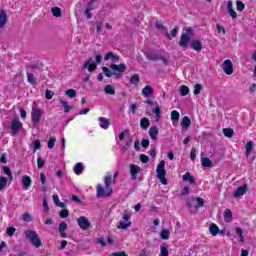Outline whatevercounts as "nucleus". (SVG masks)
<instances>
[{"mask_svg": "<svg viewBox=\"0 0 256 256\" xmlns=\"http://www.w3.org/2000/svg\"><path fill=\"white\" fill-rule=\"evenodd\" d=\"M117 179H119V171H116L114 175L112 172H107L103 179L105 187H102L101 184H97L96 186L97 197L99 199L111 197V195H113V187H111V184L113 183V185H115Z\"/></svg>", "mask_w": 256, "mask_h": 256, "instance_id": "nucleus-1", "label": "nucleus"}, {"mask_svg": "<svg viewBox=\"0 0 256 256\" xmlns=\"http://www.w3.org/2000/svg\"><path fill=\"white\" fill-rule=\"evenodd\" d=\"M26 239L30 241V243L36 247V249H39V247H43V242L41 241V238L39 237V234L35 230H26L25 232Z\"/></svg>", "mask_w": 256, "mask_h": 256, "instance_id": "nucleus-2", "label": "nucleus"}, {"mask_svg": "<svg viewBox=\"0 0 256 256\" xmlns=\"http://www.w3.org/2000/svg\"><path fill=\"white\" fill-rule=\"evenodd\" d=\"M157 179H159L162 185H167V170H165V160L159 162L156 168Z\"/></svg>", "mask_w": 256, "mask_h": 256, "instance_id": "nucleus-3", "label": "nucleus"}, {"mask_svg": "<svg viewBox=\"0 0 256 256\" xmlns=\"http://www.w3.org/2000/svg\"><path fill=\"white\" fill-rule=\"evenodd\" d=\"M131 225V213H129L128 210H124V213L122 215V219L119 221L117 229H129V226Z\"/></svg>", "mask_w": 256, "mask_h": 256, "instance_id": "nucleus-4", "label": "nucleus"}, {"mask_svg": "<svg viewBox=\"0 0 256 256\" xmlns=\"http://www.w3.org/2000/svg\"><path fill=\"white\" fill-rule=\"evenodd\" d=\"M10 129L12 131L11 133L12 137H15V135H17V133H19V131L23 129V122L20 121L19 118L13 119L11 122Z\"/></svg>", "mask_w": 256, "mask_h": 256, "instance_id": "nucleus-5", "label": "nucleus"}, {"mask_svg": "<svg viewBox=\"0 0 256 256\" xmlns=\"http://www.w3.org/2000/svg\"><path fill=\"white\" fill-rule=\"evenodd\" d=\"M77 223L82 231H87L91 228V221H89V219L85 216H80L77 219Z\"/></svg>", "mask_w": 256, "mask_h": 256, "instance_id": "nucleus-6", "label": "nucleus"}, {"mask_svg": "<svg viewBox=\"0 0 256 256\" xmlns=\"http://www.w3.org/2000/svg\"><path fill=\"white\" fill-rule=\"evenodd\" d=\"M248 191H249V185L245 183L234 191L233 197L235 199H239V197H243V195H245Z\"/></svg>", "mask_w": 256, "mask_h": 256, "instance_id": "nucleus-7", "label": "nucleus"}, {"mask_svg": "<svg viewBox=\"0 0 256 256\" xmlns=\"http://www.w3.org/2000/svg\"><path fill=\"white\" fill-rule=\"evenodd\" d=\"M222 69L226 75H233V62L230 59L225 60Z\"/></svg>", "mask_w": 256, "mask_h": 256, "instance_id": "nucleus-8", "label": "nucleus"}, {"mask_svg": "<svg viewBox=\"0 0 256 256\" xmlns=\"http://www.w3.org/2000/svg\"><path fill=\"white\" fill-rule=\"evenodd\" d=\"M31 120L34 125H39L41 121V110L33 109L31 112Z\"/></svg>", "mask_w": 256, "mask_h": 256, "instance_id": "nucleus-9", "label": "nucleus"}, {"mask_svg": "<svg viewBox=\"0 0 256 256\" xmlns=\"http://www.w3.org/2000/svg\"><path fill=\"white\" fill-rule=\"evenodd\" d=\"M83 69H88L89 73H93L95 69H97V64L93 60V58H89L84 64Z\"/></svg>", "mask_w": 256, "mask_h": 256, "instance_id": "nucleus-10", "label": "nucleus"}, {"mask_svg": "<svg viewBox=\"0 0 256 256\" xmlns=\"http://www.w3.org/2000/svg\"><path fill=\"white\" fill-rule=\"evenodd\" d=\"M8 21L9 16H7V11L5 9H0V29H3Z\"/></svg>", "mask_w": 256, "mask_h": 256, "instance_id": "nucleus-11", "label": "nucleus"}, {"mask_svg": "<svg viewBox=\"0 0 256 256\" xmlns=\"http://www.w3.org/2000/svg\"><path fill=\"white\" fill-rule=\"evenodd\" d=\"M140 172H141V167H139L135 164L130 165L131 179H133L135 181V179H137V175H139Z\"/></svg>", "mask_w": 256, "mask_h": 256, "instance_id": "nucleus-12", "label": "nucleus"}, {"mask_svg": "<svg viewBox=\"0 0 256 256\" xmlns=\"http://www.w3.org/2000/svg\"><path fill=\"white\" fill-rule=\"evenodd\" d=\"M189 41H191V36L183 33L179 40L180 47L187 48L189 46Z\"/></svg>", "mask_w": 256, "mask_h": 256, "instance_id": "nucleus-13", "label": "nucleus"}, {"mask_svg": "<svg viewBox=\"0 0 256 256\" xmlns=\"http://www.w3.org/2000/svg\"><path fill=\"white\" fill-rule=\"evenodd\" d=\"M110 69H113V71H118V73H125V71H127V65H125V63H121L119 65L110 64Z\"/></svg>", "mask_w": 256, "mask_h": 256, "instance_id": "nucleus-14", "label": "nucleus"}, {"mask_svg": "<svg viewBox=\"0 0 256 256\" xmlns=\"http://www.w3.org/2000/svg\"><path fill=\"white\" fill-rule=\"evenodd\" d=\"M58 231L60 233V237H62V239H66L67 238V224L65 222H61L58 226Z\"/></svg>", "mask_w": 256, "mask_h": 256, "instance_id": "nucleus-15", "label": "nucleus"}, {"mask_svg": "<svg viewBox=\"0 0 256 256\" xmlns=\"http://www.w3.org/2000/svg\"><path fill=\"white\" fill-rule=\"evenodd\" d=\"M98 121L101 129H109V125H111V120L105 117H99Z\"/></svg>", "mask_w": 256, "mask_h": 256, "instance_id": "nucleus-16", "label": "nucleus"}, {"mask_svg": "<svg viewBox=\"0 0 256 256\" xmlns=\"http://www.w3.org/2000/svg\"><path fill=\"white\" fill-rule=\"evenodd\" d=\"M109 59H111L113 61V63H117L119 62V55L113 53V52H108L107 54H105L104 56V60L105 61H109Z\"/></svg>", "mask_w": 256, "mask_h": 256, "instance_id": "nucleus-17", "label": "nucleus"}, {"mask_svg": "<svg viewBox=\"0 0 256 256\" xmlns=\"http://www.w3.org/2000/svg\"><path fill=\"white\" fill-rule=\"evenodd\" d=\"M190 47H192L194 51H197L199 53L203 49V44H201V41L199 40H194L191 42Z\"/></svg>", "mask_w": 256, "mask_h": 256, "instance_id": "nucleus-18", "label": "nucleus"}, {"mask_svg": "<svg viewBox=\"0 0 256 256\" xmlns=\"http://www.w3.org/2000/svg\"><path fill=\"white\" fill-rule=\"evenodd\" d=\"M149 135L153 141H157V135H159V128H157V126H152L149 129Z\"/></svg>", "mask_w": 256, "mask_h": 256, "instance_id": "nucleus-19", "label": "nucleus"}, {"mask_svg": "<svg viewBox=\"0 0 256 256\" xmlns=\"http://www.w3.org/2000/svg\"><path fill=\"white\" fill-rule=\"evenodd\" d=\"M31 183H33V180H31V177L28 175H24L22 177V185L25 189H29L31 187Z\"/></svg>", "mask_w": 256, "mask_h": 256, "instance_id": "nucleus-20", "label": "nucleus"}, {"mask_svg": "<svg viewBox=\"0 0 256 256\" xmlns=\"http://www.w3.org/2000/svg\"><path fill=\"white\" fill-rule=\"evenodd\" d=\"M146 59L149 61H161V56H159L157 53L148 52L146 53Z\"/></svg>", "mask_w": 256, "mask_h": 256, "instance_id": "nucleus-21", "label": "nucleus"}, {"mask_svg": "<svg viewBox=\"0 0 256 256\" xmlns=\"http://www.w3.org/2000/svg\"><path fill=\"white\" fill-rule=\"evenodd\" d=\"M183 181H184L185 183H189L190 185H194V183H195V177L191 176V173L186 172V173L183 175Z\"/></svg>", "mask_w": 256, "mask_h": 256, "instance_id": "nucleus-22", "label": "nucleus"}, {"mask_svg": "<svg viewBox=\"0 0 256 256\" xmlns=\"http://www.w3.org/2000/svg\"><path fill=\"white\" fill-rule=\"evenodd\" d=\"M142 95L144 97H151V95H153V88L149 85L145 86L143 89H142Z\"/></svg>", "mask_w": 256, "mask_h": 256, "instance_id": "nucleus-23", "label": "nucleus"}, {"mask_svg": "<svg viewBox=\"0 0 256 256\" xmlns=\"http://www.w3.org/2000/svg\"><path fill=\"white\" fill-rule=\"evenodd\" d=\"M209 232L211 233V235H213V237L217 236V234L219 233V226H217V224L212 223L209 227Z\"/></svg>", "mask_w": 256, "mask_h": 256, "instance_id": "nucleus-24", "label": "nucleus"}, {"mask_svg": "<svg viewBox=\"0 0 256 256\" xmlns=\"http://www.w3.org/2000/svg\"><path fill=\"white\" fill-rule=\"evenodd\" d=\"M151 125V121H149V118L144 117L140 120V127L143 129H149V126Z\"/></svg>", "mask_w": 256, "mask_h": 256, "instance_id": "nucleus-25", "label": "nucleus"}, {"mask_svg": "<svg viewBox=\"0 0 256 256\" xmlns=\"http://www.w3.org/2000/svg\"><path fill=\"white\" fill-rule=\"evenodd\" d=\"M202 167H208L211 168L213 167V162H211V159L208 157H204L201 159Z\"/></svg>", "mask_w": 256, "mask_h": 256, "instance_id": "nucleus-26", "label": "nucleus"}, {"mask_svg": "<svg viewBox=\"0 0 256 256\" xmlns=\"http://www.w3.org/2000/svg\"><path fill=\"white\" fill-rule=\"evenodd\" d=\"M152 113L155 115V120L159 121L161 119V106H156Z\"/></svg>", "mask_w": 256, "mask_h": 256, "instance_id": "nucleus-27", "label": "nucleus"}, {"mask_svg": "<svg viewBox=\"0 0 256 256\" xmlns=\"http://www.w3.org/2000/svg\"><path fill=\"white\" fill-rule=\"evenodd\" d=\"M104 92L106 95H115V88L111 84H108L104 87Z\"/></svg>", "mask_w": 256, "mask_h": 256, "instance_id": "nucleus-28", "label": "nucleus"}, {"mask_svg": "<svg viewBox=\"0 0 256 256\" xmlns=\"http://www.w3.org/2000/svg\"><path fill=\"white\" fill-rule=\"evenodd\" d=\"M53 17H62L63 11H61V8L59 7H53L51 9Z\"/></svg>", "mask_w": 256, "mask_h": 256, "instance_id": "nucleus-29", "label": "nucleus"}, {"mask_svg": "<svg viewBox=\"0 0 256 256\" xmlns=\"http://www.w3.org/2000/svg\"><path fill=\"white\" fill-rule=\"evenodd\" d=\"M161 239L167 240L169 237H171V231L168 229H162L160 232Z\"/></svg>", "mask_w": 256, "mask_h": 256, "instance_id": "nucleus-30", "label": "nucleus"}, {"mask_svg": "<svg viewBox=\"0 0 256 256\" xmlns=\"http://www.w3.org/2000/svg\"><path fill=\"white\" fill-rule=\"evenodd\" d=\"M223 134L225 135V137L231 138L235 135V131L233 130V128H224Z\"/></svg>", "mask_w": 256, "mask_h": 256, "instance_id": "nucleus-31", "label": "nucleus"}, {"mask_svg": "<svg viewBox=\"0 0 256 256\" xmlns=\"http://www.w3.org/2000/svg\"><path fill=\"white\" fill-rule=\"evenodd\" d=\"M74 173H75V175H81V173H83V164L82 163H77L74 166Z\"/></svg>", "mask_w": 256, "mask_h": 256, "instance_id": "nucleus-32", "label": "nucleus"}, {"mask_svg": "<svg viewBox=\"0 0 256 256\" xmlns=\"http://www.w3.org/2000/svg\"><path fill=\"white\" fill-rule=\"evenodd\" d=\"M224 219H225V221H231V219H233V212L231 211V209L225 210Z\"/></svg>", "mask_w": 256, "mask_h": 256, "instance_id": "nucleus-33", "label": "nucleus"}, {"mask_svg": "<svg viewBox=\"0 0 256 256\" xmlns=\"http://www.w3.org/2000/svg\"><path fill=\"white\" fill-rule=\"evenodd\" d=\"M180 95L182 97H187V95H189V87L185 86V85H182L180 87Z\"/></svg>", "mask_w": 256, "mask_h": 256, "instance_id": "nucleus-34", "label": "nucleus"}, {"mask_svg": "<svg viewBox=\"0 0 256 256\" xmlns=\"http://www.w3.org/2000/svg\"><path fill=\"white\" fill-rule=\"evenodd\" d=\"M3 171L8 176L10 181H13V173L11 172V168H9V166H3Z\"/></svg>", "mask_w": 256, "mask_h": 256, "instance_id": "nucleus-35", "label": "nucleus"}, {"mask_svg": "<svg viewBox=\"0 0 256 256\" xmlns=\"http://www.w3.org/2000/svg\"><path fill=\"white\" fill-rule=\"evenodd\" d=\"M139 81H140L139 74H134L130 78L131 85H139Z\"/></svg>", "mask_w": 256, "mask_h": 256, "instance_id": "nucleus-36", "label": "nucleus"}, {"mask_svg": "<svg viewBox=\"0 0 256 256\" xmlns=\"http://www.w3.org/2000/svg\"><path fill=\"white\" fill-rule=\"evenodd\" d=\"M251 151H253V141H249L246 144V157H249V155H251Z\"/></svg>", "mask_w": 256, "mask_h": 256, "instance_id": "nucleus-37", "label": "nucleus"}, {"mask_svg": "<svg viewBox=\"0 0 256 256\" xmlns=\"http://www.w3.org/2000/svg\"><path fill=\"white\" fill-rule=\"evenodd\" d=\"M65 95H67V97H70V99H73L74 97H77V91L75 89H68L65 92Z\"/></svg>", "mask_w": 256, "mask_h": 256, "instance_id": "nucleus-38", "label": "nucleus"}, {"mask_svg": "<svg viewBox=\"0 0 256 256\" xmlns=\"http://www.w3.org/2000/svg\"><path fill=\"white\" fill-rule=\"evenodd\" d=\"M61 105L64 107V113H69L71 111V106H69L68 102L61 99L60 100Z\"/></svg>", "mask_w": 256, "mask_h": 256, "instance_id": "nucleus-39", "label": "nucleus"}, {"mask_svg": "<svg viewBox=\"0 0 256 256\" xmlns=\"http://www.w3.org/2000/svg\"><path fill=\"white\" fill-rule=\"evenodd\" d=\"M40 182L43 185V191H47V187H45V183H47V177L45 176V173H40Z\"/></svg>", "mask_w": 256, "mask_h": 256, "instance_id": "nucleus-40", "label": "nucleus"}, {"mask_svg": "<svg viewBox=\"0 0 256 256\" xmlns=\"http://www.w3.org/2000/svg\"><path fill=\"white\" fill-rule=\"evenodd\" d=\"M181 125H182V127H189L191 125V119L187 116H184L182 118Z\"/></svg>", "mask_w": 256, "mask_h": 256, "instance_id": "nucleus-41", "label": "nucleus"}, {"mask_svg": "<svg viewBox=\"0 0 256 256\" xmlns=\"http://www.w3.org/2000/svg\"><path fill=\"white\" fill-rule=\"evenodd\" d=\"M7 187V178L0 176V191H3Z\"/></svg>", "mask_w": 256, "mask_h": 256, "instance_id": "nucleus-42", "label": "nucleus"}, {"mask_svg": "<svg viewBox=\"0 0 256 256\" xmlns=\"http://www.w3.org/2000/svg\"><path fill=\"white\" fill-rule=\"evenodd\" d=\"M27 81H28V83H30V85H35L37 83L33 73H27Z\"/></svg>", "mask_w": 256, "mask_h": 256, "instance_id": "nucleus-43", "label": "nucleus"}, {"mask_svg": "<svg viewBox=\"0 0 256 256\" xmlns=\"http://www.w3.org/2000/svg\"><path fill=\"white\" fill-rule=\"evenodd\" d=\"M92 11H93V7H91V6L86 7L85 15H86L87 19H93V13H91Z\"/></svg>", "mask_w": 256, "mask_h": 256, "instance_id": "nucleus-44", "label": "nucleus"}, {"mask_svg": "<svg viewBox=\"0 0 256 256\" xmlns=\"http://www.w3.org/2000/svg\"><path fill=\"white\" fill-rule=\"evenodd\" d=\"M54 95H55V92H53L49 89H46L45 99H47V101H51V99H53Z\"/></svg>", "mask_w": 256, "mask_h": 256, "instance_id": "nucleus-45", "label": "nucleus"}, {"mask_svg": "<svg viewBox=\"0 0 256 256\" xmlns=\"http://www.w3.org/2000/svg\"><path fill=\"white\" fill-rule=\"evenodd\" d=\"M170 117H171L172 121H179V117H180L179 111L173 110L171 112V116Z\"/></svg>", "mask_w": 256, "mask_h": 256, "instance_id": "nucleus-46", "label": "nucleus"}, {"mask_svg": "<svg viewBox=\"0 0 256 256\" xmlns=\"http://www.w3.org/2000/svg\"><path fill=\"white\" fill-rule=\"evenodd\" d=\"M57 139L53 136H51L48 140V149H53L55 147Z\"/></svg>", "mask_w": 256, "mask_h": 256, "instance_id": "nucleus-47", "label": "nucleus"}, {"mask_svg": "<svg viewBox=\"0 0 256 256\" xmlns=\"http://www.w3.org/2000/svg\"><path fill=\"white\" fill-rule=\"evenodd\" d=\"M160 256H169V248L167 246L160 247Z\"/></svg>", "mask_w": 256, "mask_h": 256, "instance_id": "nucleus-48", "label": "nucleus"}, {"mask_svg": "<svg viewBox=\"0 0 256 256\" xmlns=\"http://www.w3.org/2000/svg\"><path fill=\"white\" fill-rule=\"evenodd\" d=\"M102 71L106 77H113V72L107 66H103Z\"/></svg>", "mask_w": 256, "mask_h": 256, "instance_id": "nucleus-49", "label": "nucleus"}, {"mask_svg": "<svg viewBox=\"0 0 256 256\" xmlns=\"http://www.w3.org/2000/svg\"><path fill=\"white\" fill-rule=\"evenodd\" d=\"M16 231H17V229L15 227H8L6 229V234L8 235V237H13V235H15Z\"/></svg>", "mask_w": 256, "mask_h": 256, "instance_id": "nucleus-50", "label": "nucleus"}, {"mask_svg": "<svg viewBox=\"0 0 256 256\" xmlns=\"http://www.w3.org/2000/svg\"><path fill=\"white\" fill-rule=\"evenodd\" d=\"M59 217H61V219H67V217H69V210L67 209H63L59 212Z\"/></svg>", "mask_w": 256, "mask_h": 256, "instance_id": "nucleus-51", "label": "nucleus"}, {"mask_svg": "<svg viewBox=\"0 0 256 256\" xmlns=\"http://www.w3.org/2000/svg\"><path fill=\"white\" fill-rule=\"evenodd\" d=\"M195 201L198 203V206H196V209H199V207H205V200L201 197H197Z\"/></svg>", "mask_w": 256, "mask_h": 256, "instance_id": "nucleus-52", "label": "nucleus"}, {"mask_svg": "<svg viewBox=\"0 0 256 256\" xmlns=\"http://www.w3.org/2000/svg\"><path fill=\"white\" fill-rule=\"evenodd\" d=\"M37 167L38 169H43V167H45V160L43 158H37Z\"/></svg>", "mask_w": 256, "mask_h": 256, "instance_id": "nucleus-53", "label": "nucleus"}, {"mask_svg": "<svg viewBox=\"0 0 256 256\" xmlns=\"http://www.w3.org/2000/svg\"><path fill=\"white\" fill-rule=\"evenodd\" d=\"M216 29L219 35H225L227 31H225V27L221 26L220 24H216Z\"/></svg>", "mask_w": 256, "mask_h": 256, "instance_id": "nucleus-54", "label": "nucleus"}, {"mask_svg": "<svg viewBox=\"0 0 256 256\" xmlns=\"http://www.w3.org/2000/svg\"><path fill=\"white\" fill-rule=\"evenodd\" d=\"M237 11H245V4L242 1L236 2Z\"/></svg>", "mask_w": 256, "mask_h": 256, "instance_id": "nucleus-55", "label": "nucleus"}, {"mask_svg": "<svg viewBox=\"0 0 256 256\" xmlns=\"http://www.w3.org/2000/svg\"><path fill=\"white\" fill-rule=\"evenodd\" d=\"M202 89H203V86H201V84H196L194 86V95H199Z\"/></svg>", "mask_w": 256, "mask_h": 256, "instance_id": "nucleus-56", "label": "nucleus"}, {"mask_svg": "<svg viewBox=\"0 0 256 256\" xmlns=\"http://www.w3.org/2000/svg\"><path fill=\"white\" fill-rule=\"evenodd\" d=\"M139 159L141 163H149V156L145 154H140Z\"/></svg>", "mask_w": 256, "mask_h": 256, "instance_id": "nucleus-57", "label": "nucleus"}, {"mask_svg": "<svg viewBox=\"0 0 256 256\" xmlns=\"http://www.w3.org/2000/svg\"><path fill=\"white\" fill-rule=\"evenodd\" d=\"M190 159H191L192 161H195V159H197V152H196L195 148H192V149H191V152H190Z\"/></svg>", "mask_w": 256, "mask_h": 256, "instance_id": "nucleus-58", "label": "nucleus"}, {"mask_svg": "<svg viewBox=\"0 0 256 256\" xmlns=\"http://www.w3.org/2000/svg\"><path fill=\"white\" fill-rule=\"evenodd\" d=\"M180 195H182V197H185V195H189V186H185L180 192Z\"/></svg>", "mask_w": 256, "mask_h": 256, "instance_id": "nucleus-59", "label": "nucleus"}, {"mask_svg": "<svg viewBox=\"0 0 256 256\" xmlns=\"http://www.w3.org/2000/svg\"><path fill=\"white\" fill-rule=\"evenodd\" d=\"M110 256H129L126 251L114 252Z\"/></svg>", "mask_w": 256, "mask_h": 256, "instance_id": "nucleus-60", "label": "nucleus"}, {"mask_svg": "<svg viewBox=\"0 0 256 256\" xmlns=\"http://www.w3.org/2000/svg\"><path fill=\"white\" fill-rule=\"evenodd\" d=\"M101 29H103V22H96L97 33H101Z\"/></svg>", "mask_w": 256, "mask_h": 256, "instance_id": "nucleus-61", "label": "nucleus"}, {"mask_svg": "<svg viewBox=\"0 0 256 256\" xmlns=\"http://www.w3.org/2000/svg\"><path fill=\"white\" fill-rule=\"evenodd\" d=\"M22 219H23V221H31V214H29V213H24L23 215H22Z\"/></svg>", "mask_w": 256, "mask_h": 256, "instance_id": "nucleus-62", "label": "nucleus"}, {"mask_svg": "<svg viewBox=\"0 0 256 256\" xmlns=\"http://www.w3.org/2000/svg\"><path fill=\"white\" fill-rule=\"evenodd\" d=\"M39 149H41V141L36 140V141L34 142V151H37V150H39Z\"/></svg>", "mask_w": 256, "mask_h": 256, "instance_id": "nucleus-63", "label": "nucleus"}, {"mask_svg": "<svg viewBox=\"0 0 256 256\" xmlns=\"http://www.w3.org/2000/svg\"><path fill=\"white\" fill-rule=\"evenodd\" d=\"M150 142L148 139H143L142 140V147H144V149H147V147H149Z\"/></svg>", "mask_w": 256, "mask_h": 256, "instance_id": "nucleus-64", "label": "nucleus"}]
</instances>
